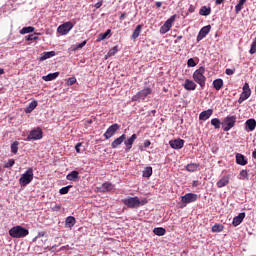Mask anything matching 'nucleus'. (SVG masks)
I'll return each instance as SVG.
<instances>
[{
	"label": "nucleus",
	"mask_w": 256,
	"mask_h": 256,
	"mask_svg": "<svg viewBox=\"0 0 256 256\" xmlns=\"http://www.w3.org/2000/svg\"><path fill=\"white\" fill-rule=\"evenodd\" d=\"M10 237L13 239H23V237H27L29 235V230L22 226H14L9 230Z\"/></svg>",
	"instance_id": "f257e3e1"
},
{
	"label": "nucleus",
	"mask_w": 256,
	"mask_h": 256,
	"mask_svg": "<svg viewBox=\"0 0 256 256\" xmlns=\"http://www.w3.org/2000/svg\"><path fill=\"white\" fill-rule=\"evenodd\" d=\"M195 83L200 85V87L203 89L205 87V83L207 81V77H205V67L201 66L199 69H197L193 75H192Z\"/></svg>",
	"instance_id": "f03ea898"
},
{
	"label": "nucleus",
	"mask_w": 256,
	"mask_h": 256,
	"mask_svg": "<svg viewBox=\"0 0 256 256\" xmlns=\"http://www.w3.org/2000/svg\"><path fill=\"white\" fill-rule=\"evenodd\" d=\"M122 203H124V205L128 207V209H137V207H140V205H145L147 201L146 200L141 201L139 197L135 196V197L122 199Z\"/></svg>",
	"instance_id": "7ed1b4c3"
},
{
	"label": "nucleus",
	"mask_w": 256,
	"mask_h": 256,
	"mask_svg": "<svg viewBox=\"0 0 256 256\" xmlns=\"http://www.w3.org/2000/svg\"><path fill=\"white\" fill-rule=\"evenodd\" d=\"M31 181H33V168H28L27 171L20 177L19 183L21 187H27Z\"/></svg>",
	"instance_id": "20e7f679"
},
{
	"label": "nucleus",
	"mask_w": 256,
	"mask_h": 256,
	"mask_svg": "<svg viewBox=\"0 0 256 256\" xmlns=\"http://www.w3.org/2000/svg\"><path fill=\"white\" fill-rule=\"evenodd\" d=\"M151 93H153L151 88H144L132 97V101H145V99H147Z\"/></svg>",
	"instance_id": "39448f33"
},
{
	"label": "nucleus",
	"mask_w": 256,
	"mask_h": 256,
	"mask_svg": "<svg viewBox=\"0 0 256 256\" xmlns=\"http://www.w3.org/2000/svg\"><path fill=\"white\" fill-rule=\"evenodd\" d=\"M175 19H177V15L175 14L167 19L164 25L160 27L161 35H165V33H169V31H171V27H173V23H175Z\"/></svg>",
	"instance_id": "423d86ee"
},
{
	"label": "nucleus",
	"mask_w": 256,
	"mask_h": 256,
	"mask_svg": "<svg viewBox=\"0 0 256 256\" xmlns=\"http://www.w3.org/2000/svg\"><path fill=\"white\" fill-rule=\"evenodd\" d=\"M242 89L243 91L240 94L238 103H243V101H247V99L251 97V88L249 87V83L246 82Z\"/></svg>",
	"instance_id": "0eeeda50"
},
{
	"label": "nucleus",
	"mask_w": 256,
	"mask_h": 256,
	"mask_svg": "<svg viewBox=\"0 0 256 256\" xmlns=\"http://www.w3.org/2000/svg\"><path fill=\"white\" fill-rule=\"evenodd\" d=\"M39 139H43V130H41V128L33 129L27 136L28 141H39Z\"/></svg>",
	"instance_id": "6e6552de"
},
{
	"label": "nucleus",
	"mask_w": 256,
	"mask_h": 256,
	"mask_svg": "<svg viewBox=\"0 0 256 256\" xmlns=\"http://www.w3.org/2000/svg\"><path fill=\"white\" fill-rule=\"evenodd\" d=\"M73 27H75V25L72 22H65L57 28V31L60 35H67Z\"/></svg>",
	"instance_id": "1a4fd4ad"
},
{
	"label": "nucleus",
	"mask_w": 256,
	"mask_h": 256,
	"mask_svg": "<svg viewBox=\"0 0 256 256\" xmlns=\"http://www.w3.org/2000/svg\"><path fill=\"white\" fill-rule=\"evenodd\" d=\"M119 129H121V126L119 124L117 123L112 124L104 133L105 139H111V137H113L115 133L119 131Z\"/></svg>",
	"instance_id": "9d476101"
},
{
	"label": "nucleus",
	"mask_w": 256,
	"mask_h": 256,
	"mask_svg": "<svg viewBox=\"0 0 256 256\" xmlns=\"http://www.w3.org/2000/svg\"><path fill=\"white\" fill-rule=\"evenodd\" d=\"M237 123V116H228L225 118V131H229L235 127Z\"/></svg>",
	"instance_id": "9b49d317"
},
{
	"label": "nucleus",
	"mask_w": 256,
	"mask_h": 256,
	"mask_svg": "<svg viewBox=\"0 0 256 256\" xmlns=\"http://www.w3.org/2000/svg\"><path fill=\"white\" fill-rule=\"evenodd\" d=\"M197 194L195 193H187L184 196L181 197L182 203L189 204V203H195L197 201Z\"/></svg>",
	"instance_id": "f8f14e48"
},
{
	"label": "nucleus",
	"mask_w": 256,
	"mask_h": 256,
	"mask_svg": "<svg viewBox=\"0 0 256 256\" xmlns=\"http://www.w3.org/2000/svg\"><path fill=\"white\" fill-rule=\"evenodd\" d=\"M209 31H211V25L202 27L197 35V42L202 41V39H205V37L209 35Z\"/></svg>",
	"instance_id": "ddd939ff"
},
{
	"label": "nucleus",
	"mask_w": 256,
	"mask_h": 256,
	"mask_svg": "<svg viewBox=\"0 0 256 256\" xmlns=\"http://www.w3.org/2000/svg\"><path fill=\"white\" fill-rule=\"evenodd\" d=\"M169 145L172 149H183L185 145V140L183 139L170 140Z\"/></svg>",
	"instance_id": "4468645a"
},
{
	"label": "nucleus",
	"mask_w": 256,
	"mask_h": 256,
	"mask_svg": "<svg viewBox=\"0 0 256 256\" xmlns=\"http://www.w3.org/2000/svg\"><path fill=\"white\" fill-rule=\"evenodd\" d=\"M137 139V134H133L130 138L127 140H124V145L126 147L125 152L131 151L133 148V143H135V140Z\"/></svg>",
	"instance_id": "2eb2a0df"
},
{
	"label": "nucleus",
	"mask_w": 256,
	"mask_h": 256,
	"mask_svg": "<svg viewBox=\"0 0 256 256\" xmlns=\"http://www.w3.org/2000/svg\"><path fill=\"white\" fill-rule=\"evenodd\" d=\"M125 139H127V135L122 134L120 137L116 138L112 143H111V147L112 149H117V147H119V145H122L123 142L125 141Z\"/></svg>",
	"instance_id": "dca6fc26"
},
{
	"label": "nucleus",
	"mask_w": 256,
	"mask_h": 256,
	"mask_svg": "<svg viewBox=\"0 0 256 256\" xmlns=\"http://www.w3.org/2000/svg\"><path fill=\"white\" fill-rule=\"evenodd\" d=\"M243 219H245V212L240 213L238 216H235L232 221L233 227H238L243 223Z\"/></svg>",
	"instance_id": "f3484780"
},
{
	"label": "nucleus",
	"mask_w": 256,
	"mask_h": 256,
	"mask_svg": "<svg viewBox=\"0 0 256 256\" xmlns=\"http://www.w3.org/2000/svg\"><path fill=\"white\" fill-rule=\"evenodd\" d=\"M211 115H213V109H208V110L202 111L199 114V120L207 121V119H209L211 117Z\"/></svg>",
	"instance_id": "a211bd4d"
},
{
	"label": "nucleus",
	"mask_w": 256,
	"mask_h": 256,
	"mask_svg": "<svg viewBox=\"0 0 256 256\" xmlns=\"http://www.w3.org/2000/svg\"><path fill=\"white\" fill-rule=\"evenodd\" d=\"M184 89H186V91H195V89H197V84H195V82L192 80L186 79Z\"/></svg>",
	"instance_id": "6ab92c4d"
},
{
	"label": "nucleus",
	"mask_w": 256,
	"mask_h": 256,
	"mask_svg": "<svg viewBox=\"0 0 256 256\" xmlns=\"http://www.w3.org/2000/svg\"><path fill=\"white\" fill-rule=\"evenodd\" d=\"M236 163H237V165L245 166V165H247L248 161H247V158L243 154L237 153L236 154Z\"/></svg>",
	"instance_id": "aec40b11"
},
{
	"label": "nucleus",
	"mask_w": 256,
	"mask_h": 256,
	"mask_svg": "<svg viewBox=\"0 0 256 256\" xmlns=\"http://www.w3.org/2000/svg\"><path fill=\"white\" fill-rule=\"evenodd\" d=\"M67 181H77L79 179V171L73 170L66 176Z\"/></svg>",
	"instance_id": "412c9836"
},
{
	"label": "nucleus",
	"mask_w": 256,
	"mask_h": 256,
	"mask_svg": "<svg viewBox=\"0 0 256 256\" xmlns=\"http://www.w3.org/2000/svg\"><path fill=\"white\" fill-rule=\"evenodd\" d=\"M37 100H34L32 102L29 103V105L25 108V113H33V111H35V109L37 108Z\"/></svg>",
	"instance_id": "4be33fe9"
},
{
	"label": "nucleus",
	"mask_w": 256,
	"mask_h": 256,
	"mask_svg": "<svg viewBox=\"0 0 256 256\" xmlns=\"http://www.w3.org/2000/svg\"><path fill=\"white\" fill-rule=\"evenodd\" d=\"M245 125H246V128L248 129V131H255L256 121L253 118L248 119L246 121Z\"/></svg>",
	"instance_id": "5701e85b"
},
{
	"label": "nucleus",
	"mask_w": 256,
	"mask_h": 256,
	"mask_svg": "<svg viewBox=\"0 0 256 256\" xmlns=\"http://www.w3.org/2000/svg\"><path fill=\"white\" fill-rule=\"evenodd\" d=\"M55 55H56L55 51L44 52L40 56V61H45L47 59H51V57H55Z\"/></svg>",
	"instance_id": "b1692460"
},
{
	"label": "nucleus",
	"mask_w": 256,
	"mask_h": 256,
	"mask_svg": "<svg viewBox=\"0 0 256 256\" xmlns=\"http://www.w3.org/2000/svg\"><path fill=\"white\" fill-rule=\"evenodd\" d=\"M141 29H143V25L139 24L136 26L135 30L132 33L131 39L135 40L141 35Z\"/></svg>",
	"instance_id": "393cba45"
},
{
	"label": "nucleus",
	"mask_w": 256,
	"mask_h": 256,
	"mask_svg": "<svg viewBox=\"0 0 256 256\" xmlns=\"http://www.w3.org/2000/svg\"><path fill=\"white\" fill-rule=\"evenodd\" d=\"M199 15H202V17H207L208 15H211V7L202 6Z\"/></svg>",
	"instance_id": "a878e982"
},
{
	"label": "nucleus",
	"mask_w": 256,
	"mask_h": 256,
	"mask_svg": "<svg viewBox=\"0 0 256 256\" xmlns=\"http://www.w3.org/2000/svg\"><path fill=\"white\" fill-rule=\"evenodd\" d=\"M197 169H199V164L197 163H190L186 166V171H188L189 173H195Z\"/></svg>",
	"instance_id": "bb28decb"
},
{
	"label": "nucleus",
	"mask_w": 256,
	"mask_h": 256,
	"mask_svg": "<svg viewBox=\"0 0 256 256\" xmlns=\"http://www.w3.org/2000/svg\"><path fill=\"white\" fill-rule=\"evenodd\" d=\"M56 77H59V72L50 73L46 76H43V81H54Z\"/></svg>",
	"instance_id": "cd10ccee"
},
{
	"label": "nucleus",
	"mask_w": 256,
	"mask_h": 256,
	"mask_svg": "<svg viewBox=\"0 0 256 256\" xmlns=\"http://www.w3.org/2000/svg\"><path fill=\"white\" fill-rule=\"evenodd\" d=\"M153 233H154V235H157L158 237H163V235H165V233H167V230H165V228H163V227H157V228H154Z\"/></svg>",
	"instance_id": "c85d7f7f"
},
{
	"label": "nucleus",
	"mask_w": 256,
	"mask_h": 256,
	"mask_svg": "<svg viewBox=\"0 0 256 256\" xmlns=\"http://www.w3.org/2000/svg\"><path fill=\"white\" fill-rule=\"evenodd\" d=\"M213 87L214 89H216V91H220L223 88V80L222 79L214 80Z\"/></svg>",
	"instance_id": "c756f323"
},
{
	"label": "nucleus",
	"mask_w": 256,
	"mask_h": 256,
	"mask_svg": "<svg viewBox=\"0 0 256 256\" xmlns=\"http://www.w3.org/2000/svg\"><path fill=\"white\" fill-rule=\"evenodd\" d=\"M111 35V29H108L105 33H100L97 37V41H103Z\"/></svg>",
	"instance_id": "7c9ffc66"
},
{
	"label": "nucleus",
	"mask_w": 256,
	"mask_h": 256,
	"mask_svg": "<svg viewBox=\"0 0 256 256\" xmlns=\"http://www.w3.org/2000/svg\"><path fill=\"white\" fill-rule=\"evenodd\" d=\"M11 153H13V155H17L18 151H19V142L18 141H14L11 144Z\"/></svg>",
	"instance_id": "2f4dec72"
},
{
	"label": "nucleus",
	"mask_w": 256,
	"mask_h": 256,
	"mask_svg": "<svg viewBox=\"0 0 256 256\" xmlns=\"http://www.w3.org/2000/svg\"><path fill=\"white\" fill-rule=\"evenodd\" d=\"M33 31H35V27L33 26H28V27H24L20 30L21 35H26V33H33Z\"/></svg>",
	"instance_id": "473e14b6"
},
{
	"label": "nucleus",
	"mask_w": 256,
	"mask_h": 256,
	"mask_svg": "<svg viewBox=\"0 0 256 256\" xmlns=\"http://www.w3.org/2000/svg\"><path fill=\"white\" fill-rule=\"evenodd\" d=\"M151 175H153V168L151 166L146 167L143 171V177L149 178Z\"/></svg>",
	"instance_id": "72a5a7b5"
},
{
	"label": "nucleus",
	"mask_w": 256,
	"mask_h": 256,
	"mask_svg": "<svg viewBox=\"0 0 256 256\" xmlns=\"http://www.w3.org/2000/svg\"><path fill=\"white\" fill-rule=\"evenodd\" d=\"M211 125H213L215 129H221V120H219V118H213L211 120Z\"/></svg>",
	"instance_id": "f704fd0d"
},
{
	"label": "nucleus",
	"mask_w": 256,
	"mask_h": 256,
	"mask_svg": "<svg viewBox=\"0 0 256 256\" xmlns=\"http://www.w3.org/2000/svg\"><path fill=\"white\" fill-rule=\"evenodd\" d=\"M75 223H76L75 217L69 216L66 218V225H68V227H73Z\"/></svg>",
	"instance_id": "c9c22d12"
},
{
	"label": "nucleus",
	"mask_w": 256,
	"mask_h": 256,
	"mask_svg": "<svg viewBox=\"0 0 256 256\" xmlns=\"http://www.w3.org/2000/svg\"><path fill=\"white\" fill-rule=\"evenodd\" d=\"M102 191H113V184L109 183V182H105L102 185Z\"/></svg>",
	"instance_id": "e433bc0d"
},
{
	"label": "nucleus",
	"mask_w": 256,
	"mask_h": 256,
	"mask_svg": "<svg viewBox=\"0 0 256 256\" xmlns=\"http://www.w3.org/2000/svg\"><path fill=\"white\" fill-rule=\"evenodd\" d=\"M223 229H224L223 224H215L212 227L213 233H219V232L223 231Z\"/></svg>",
	"instance_id": "4c0bfd02"
},
{
	"label": "nucleus",
	"mask_w": 256,
	"mask_h": 256,
	"mask_svg": "<svg viewBox=\"0 0 256 256\" xmlns=\"http://www.w3.org/2000/svg\"><path fill=\"white\" fill-rule=\"evenodd\" d=\"M249 53H250V55H255V53H256V37L252 41Z\"/></svg>",
	"instance_id": "58836bf2"
},
{
	"label": "nucleus",
	"mask_w": 256,
	"mask_h": 256,
	"mask_svg": "<svg viewBox=\"0 0 256 256\" xmlns=\"http://www.w3.org/2000/svg\"><path fill=\"white\" fill-rule=\"evenodd\" d=\"M239 179H249V172L247 170H241L239 173Z\"/></svg>",
	"instance_id": "ea45409f"
},
{
	"label": "nucleus",
	"mask_w": 256,
	"mask_h": 256,
	"mask_svg": "<svg viewBox=\"0 0 256 256\" xmlns=\"http://www.w3.org/2000/svg\"><path fill=\"white\" fill-rule=\"evenodd\" d=\"M119 51V48L117 46H114L112 49L108 52V57H113V55H116V53Z\"/></svg>",
	"instance_id": "a19ab883"
},
{
	"label": "nucleus",
	"mask_w": 256,
	"mask_h": 256,
	"mask_svg": "<svg viewBox=\"0 0 256 256\" xmlns=\"http://www.w3.org/2000/svg\"><path fill=\"white\" fill-rule=\"evenodd\" d=\"M69 189H71V186L62 187L59 190L60 195H67V193H69Z\"/></svg>",
	"instance_id": "79ce46f5"
},
{
	"label": "nucleus",
	"mask_w": 256,
	"mask_h": 256,
	"mask_svg": "<svg viewBox=\"0 0 256 256\" xmlns=\"http://www.w3.org/2000/svg\"><path fill=\"white\" fill-rule=\"evenodd\" d=\"M245 5L244 2H241V0L238 2V4L235 6V11L236 13H239L242 9H243V6Z\"/></svg>",
	"instance_id": "37998d69"
},
{
	"label": "nucleus",
	"mask_w": 256,
	"mask_h": 256,
	"mask_svg": "<svg viewBox=\"0 0 256 256\" xmlns=\"http://www.w3.org/2000/svg\"><path fill=\"white\" fill-rule=\"evenodd\" d=\"M13 165H15V159H9L8 163H6L4 165L5 169H11V167H13Z\"/></svg>",
	"instance_id": "c03bdc74"
},
{
	"label": "nucleus",
	"mask_w": 256,
	"mask_h": 256,
	"mask_svg": "<svg viewBox=\"0 0 256 256\" xmlns=\"http://www.w3.org/2000/svg\"><path fill=\"white\" fill-rule=\"evenodd\" d=\"M87 45V41H83L82 43L80 44H76L75 47H74V51H79V49H83V47Z\"/></svg>",
	"instance_id": "a18cd8bd"
},
{
	"label": "nucleus",
	"mask_w": 256,
	"mask_h": 256,
	"mask_svg": "<svg viewBox=\"0 0 256 256\" xmlns=\"http://www.w3.org/2000/svg\"><path fill=\"white\" fill-rule=\"evenodd\" d=\"M25 38H26V41H37V39H39V37H37L33 34H30V35L26 36Z\"/></svg>",
	"instance_id": "49530a36"
},
{
	"label": "nucleus",
	"mask_w": 256,
	"mask_h": 256,
	"mask_svg": "<svg viewBox=\"0 0 256 256\" xmlns=\"http://www.w3.org/2000/svg\"><path fill=\"white\" fill-rule=\"evenodd\" d=\"M188 67H196L197 63H195V60L193 58L188 59L187 61Z\"/></svg>",
	"instance_id": "de8ad7c7"
},
{
	"label": "nucleus",
	"mask_w": 256,
	"mask_h": 256,
	"mask_svg": "<svg viewBox=\"0 0 256 256\" xmlns=\"http://www.w3.org/2000/svg\"><path fill=\"white\" fill-rule=\"evenodd\" d=\"M77 83V78L72 77V78H68L67 80V85H75Z\"/></svg>",
	"instance_id": "09e8293b"
},
{
	"label": "nucleus",
	"mask_w": 256,
	"mask_h": 256,
	"mask_svg": "<svg viewBox=\"0 0 256 256\" xmlns=\"http://www.w3.org/2000/svg\"><path fill=\"white\" fill-rule=\"evenodd\" d=\"M217 187H225V178H222L217 182Z\"/></svg>",
	"instance_id": "8fccbe9b"
},
{
	"label": "nucleus",
	"mask_w": 256,
	"mask_h": 256,
	"mask_svg": "<svg viewBox=\"0 0 256 256\" xmlns=\"http://www.w3.org/2000/svg\"><path fill=\"white\" fill-rule=\"evenodd\" d=\"M225 73H226V75H233L235 73V68H233V69L227 68L225 70Z\"/></svg>",
	"instance_id": "3c124183"
},
{
	"label": "nucleus",
	"mask_w": 256,
	"mask_h": 256,
	"mask_svg": "<svg viewBox=\"0 0 256 256\" xmlns=\"http://www.w3.org/2000/svg\"><path fill=\"white\" fill-rule=\"evenodd\" d=\"M188 13H195V6L193 4H190L188 8Z\"/></svg>",
	"instance_id": "603ef678"
},
{
	"label": "nucleus",
	"mask_w": 256,
	"mask_h": 256,
	"mask_svg": "<svg viewBox=\"0 0 256 256\" xmlns=\"http://www.w3.org/2000/svg\"><path fill=\"white\" fill-rule=\"evenodd\" d=\"M81 143H78V144H76V146H75V151H76V153H81Z\"/></svg>",
	"instance_id": "864d4df0"
},
{
	"label": "nucleus",
	"mask_w": 256,
	"mask_h": 256,
	"mask_svg": "<svg viewBox=\"0 0 256 256\" xmlns=\"http://www.w3.org/2000/svg\"><path fill=\"white\" fill-rule=\"evenodd\" d=\"M103 5V1L101 0V1H99V2H97L95 5H94V7L96 8V9H100V7Z\"/></svg>",
	"instance_id": "5fc2aeb1"
},
{
	"label": "nucleus",
	"mask_w": 256,
	"mask_h": 256,
	"mask_svg": "<svg viewBox=\"0 0 256 256\" xmlns=\"http://www.w3.org/2000/svg\"><path fill=\"white\" fill-rule=\"evenodd\" d=\"M150 145H151V141H150V140H146V141L144 142V147H145V148L149 147Z\"/></svg>",
	"instance_id": "6e6d98bb"
},
{
	"label": "nucleus",
	"mask_w": 256,
	"mask_h": 256,
	"mask_svg": "<svg viewBox=\"0 0 256 256\" xmlns=\"http://www.w3.org/2000/svg\"><path fill=\"white\" fill-rule=\"evenodd\" d=\"M59 209H61V205H55V206L52 208V211H59Z\"/></svg>",
	"instance_id": "4d7b16f0"
},
{
	"label": "nucleus",
	"mask_w": 256,
	"mask_h": 256,
	"mask_svg": "<svg viewBox=\"0 0 256 256\" xmlns=\"http://www.w3.org/2000/svg\"><path fill=\"white\" fill-rule=\"evenodd\" d=\"M125 17H127V13L124 12L120 15V21H123V19H125Z\"/></svg>",
	"instance_id": "13d9d810"
},
{
	"label": "nucleus",
	"mask_w": 256,
	"mask_h": 256,
	"mask_svg": "<svg viewBox=\"0 0 256 256\" xmlns=\"http://www.w3.org/2000/svg\"><path fill=\"white\" fill-rule=\"evenodd\" d=\"M155 5H156V7L159 8V7H161V5H163V3L162 2H156Z\"/></svg>",
	"instance_id": "bf43d9fd"
},
{
	"label": "nucleus",
	"mask_w": 256,
	"mask_h": 256,
	"mask_svg": "<svg viewBox=\"0 0 256 256\" xmlns=\"http://www.w3.org/2000/svg\"><path fill=\"white\" fill-rule=\"evenodd\" d=\"M224 0H216V5H221V3H223Z\"/></svg>",
	"instance_id": "052dcab7"
},
{
	"label": "nucleus",
	"mask_w": 256,
	"mask_h": 256,
	"mask_svg": "<svg viewBox=\"0 0 256 256\" xmlns=\"http://www.w3.org/2000/svg\"><path fill=\"white\" fill-rule=\"evenodd\" d=\"M5 74V70L3 68H0V75Z\"/></svg>",
	"instance_id": "680f3d73"
},
{
	"label": "nucleus",
	"mask_w": 256,
	"mask_h": 256,
	"mask_svg": "<svg viewBox=\"0 0 256 256\" xmlns=\"http://www.w3.org/2000/svg\"><path fill=\"white\" fill-rule=\"evenodd\" d=\"M253 159H256V150L252 153Z\"/></svg>",
	"instance_id": "e2e57ef3"
},
{
	"label": "nucleus",
	"mask_w": 256,
	"mask_h": 256,
	"mask_svg": "<svg viewBox=\"0 0 256 256\" xmlns=\"http://www.w3.org/2000/svg\"><path fill=\"white\" fill-rule=\"evenodd\" d=\"M181 39H183V36H178V37H177V40H178V41H181Z\"/></svg>",
	"instance_id": "0e129e2a"
},
{
	"label": "nucleus",
	"mask_w": 256,
	"mask_h": 256,
	"mask_svg": "<svg viewBox=\"0 0 256 256\" xmlns=\"http://www.w3.org/2000/svg\"><path fill=\"white\" fill-rule=\"evenodd\" d=\"M242 3H247V0H240Z\"/></svg>",
	"instance_id": "69168bd1"
},
{
	"label": "nucleus",
	"mask_w": 256,
	"mask_h": 256,
	"mask_svg": "<svg viewBox=\"0 0 256 256\" xmlns=\"http://www.w3.org/2000/svg\"><path fill=\"white\" fill-rule=\"evenodd\" d=\"M196 184H195V181L193 182V186H195Z\"/></svg>",
	"instance_id": "338daca9"
},
{
	"label": "nucleus",
	"mask_w": 256,
	"mask_h": 256,
	"mask_svg": "<svg viewBox=\"0 0 256 256\" xmlns=\"http://www.w3.org/2000/svg\"><path fill=\"white\" fill-rule=\"evenodd\" d=\"M227 183H229V181H226V185H227Z\"/></svg>",
	"instance_id": "774afa93"
}]
</instances>
